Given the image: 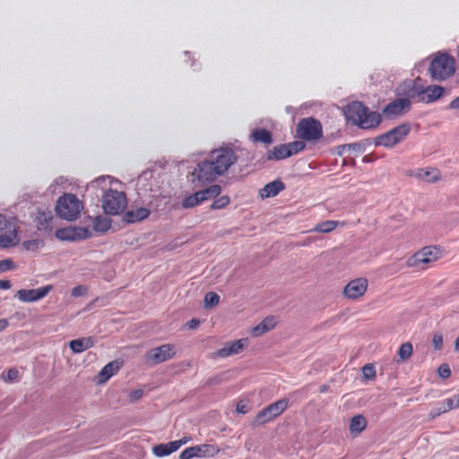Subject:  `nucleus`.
<instances>
[{"instance_id":"f257e3e1","label":"nucleus","mask_w":459,"mask_h":459,"mask_svg":"<svg viewBox=\"0 0 459 459\" xmlns=\"http://www.w3.org/2000/svg\"><path fill=\"white\" fill-rule=\"evenodd\" d=\"M238 161V157L230 148H220L211 152L210 160L197 164L191 173V182L195 186L214 181L228 172Z\"/></svg>"},{"instance_id":"f03ea898","label":"nucleus","mask_w":459,"mask_h":459,"mask_svg":"<svg viewBox=\"0 0 459 459\" xmlns=\"http://www.w3.org/2000/svg\"><path fill=\"white\" fill-rule=\"evenodd\" d=\"M344 116L348 121L362 129H370L377 126L382 121L381 115L369 111L361 102L354 101L344 108Z\"/></svg>"},{"instance_id":"7ed1b4c3","label":"nucleus","mask_w":459,"mask_h":459,"mask_svg":"<svg viewBox=\"0 0 459 459\" xmlns=\"http://www.w3.org/2000/svg\"><path fill=\"white\" fill-rule=\"evenodd\" d=\"M420 78L413 81L405 82L401 87L402 91L409 98H417L420 102L426 104L432 103L439 100L444 94L445 89L439 85H429L427 87L420 84Z\"/></svg>"},{"instance_id":"20e7f679","label":"nucleus","mask_w":459,"mask_h":459,"mask_svg":"<svg viewBox=\"0 0 459 459\" xmlns=\"http://www.w3.org/2000/svg\"><path fill=\"white\" fill-rule=\"evenodd\" d=\"M19 230L15 217L0 212V249L13 247L20 243Z\"/></svg>"},{"instance_id":"39448f33","label":"nucleus","mask_w":459,"mask_h":459,"mask_svg":"<svg viewBox=\"0 0 459 459\" xmlns=\"http://www.w3.org/2000/svg\"><path fill=\"white\" fill-rule=\"evenodd\" d=\"M83 209L82 203L74 194H65L57 199L56 212L68 221L77 220Z\"/></svg>"},{"instance_id":"423d86ee","label":"nucleus","mask_w":459,"mask_h":459,"mask_svg":"<svg viewBox=\"0 0 459 459\" xmlns=\"http://www.w3.org/2000/svg\"><path fill=\"white\" fill-rule=\"evenodd\" d=\"M455 71V61L446 54L437 56L429 65V74L433 80L444 81Z\"/></svg>"},{"instance_id":"0eeeda50","label":"nucleus","mask_w":459,"mask_h":459,"mask_svg":"<svg viewBox=\"0 0 459 459\" xmlns=\"http://www.w3.org/2000/svg\"><path fill=\"white\" fill-rule=\"evenodd\" d=\"M440 257L441 251L439 248L433 246L424 247L407 259L406 265L410 268L424 270Z\"/></svg>"},{"instance_id":"6e6552de","label":"nucleus","mask_w":459,"mask_h":459,"mask_svg":"<svg viewBox=\"0 0 459 459\" xmlns=\"http://www.w3.org/2000/svg\"><path fill=\"white\" fill-rule=\"evenodd\" d=\"M127 204L124 192L108 189L102 196V208L106 214L117 215L125 210Z\"/></svg>"},{"instance_id":"1a4fd4ad","label":"nucleus","mask_w":459,"mask_h":459,"mask_svg":"<svg viewBox=\"0 0 459 459\" xmlns=\"http://www.w3.org/2000/svg\"><path fill=\"white\" fill-rule=\"evenodd\" d=\"M296 134L303 141L312 142L323 136L320 122L313 117L302 118L297 125Z\"/></svg>"},{"instance_id":"9d476101","label":"nucleus","mask_w":459,"mask_h":459,"mask_svg":"<svg viewBox=\"0 0 459 459\" xmlns=\"http://www.w3.org/2000/svg\"><path fill=\"white\" fill-rule=\"evenodd\" d=\"M411 132V126L408 123L401 124L388 132L379 135L376 139V144L385 148H393L403 141Z\"/></svg>"},{"instance_id":"9b49d317","label":"nucleus","mask_w":459,"mask_h":459,"mask_svg":"<svg viewBox=\"0 0 459 459\" xmlns=\"http://www.w3.org/2000/svg\"><path fill=\"white\" fill-rule=\"evenodd\" d=\"M289 400L281 399L261 410L255 418V424H265L282 414L288 408Z\"/></svg>"},{"instance_id":"f8f14e48","label":"nucleus","mask_w":459,"mask_h":459,"mask_svg":"<svg viewBox=\"0 0 459 459\" xmlns=\"http://www.w3.org/2000/svg\"><path fill=\"white\" fill-rule=\"evenodd\" d=\"M177 354V350L173 344H162L159 347L151 349L144 356L145 360L152 365H157L173 359Z\"/></svg>"},{"instance_id":"ddd939ff","label":"nucleus","mask_w":459,"mask_h":459,"mask_svg":"<svg viewBox=\"0 0 459 459\" xmlns=\"http://www.w3.org/2000/svg\"><path fill=\"white\" fill-rule=\"evenodd\" d=\"M368 288V281L365 277H359L350 281L342 290V295L349 300H357L362 298Z\"/></svg>"},{"instance_id":"4468645a","label":"nucleus","mask_w":459,"mask_h":459,"mask_svg":"<svg viewBox=\"0 0 459 459\" xmlns=\"http://www.w3.org/2000/svg\"><path fill=\"white\" fill-rule=\"evenodd\" d=\"M220 448L212 444H203L184 449L179 455L180 459H192L194 457H212L219 454Z\"/></svg>"},{"instance_id":"2eb2a0df","label":"nucleus","mask_w":459,"mask_h":459,"mask_svg":"<svg viewBox=\"0 0 459 459\" xmlns=\"http://www.w3.org/2000/svg\"><path fill=\"white\" fill-rule=\"evenodd\" d=\"M55 235L62 241H78L91 238V233L87 228L69 226L56 230Z\"/></svg>"},{"instance_id":"dca6fc26","label":"nucleus","mask_w":459,"mask_h":459,"mask_svg":"<svg viewBox=\"0 0 459 459\" xmlns=\"http://www.w3.org/2000/svg\"><path fill=\"white\" fill-rule=\"evenodd\" d=\"M52 290L53 286L50 284L38 289H22L16 292L15 298L24 303L37 302L47 297Z\"/></svg>"},{"instance_id":"f3484780","label":"nucleus","mask_w":459,"mask_h":459,"mask_svg":"<svg viewBox=\"0 0 459 459\" xmlns=\"http://www.w3.org/2000/svg\"><path fill=\"white\" fill-rule=\"evenodd\" d=\"M249 344L248 338H242L233 342H227L223 347L214 352L218 358H227L232 355L239 354Z\"/></svg>"},{"instance_id":"a211bd4d","label":"nucleus","mask_w":459,"mask_h":459,"mask_svg":"<svg viewBox=\"0 0 459 459\" xmlns=\"http://www.w3.org/2000/svg\"><path fill=\"white\" fill-rule=\"evenodd\" d=\"M410 107L411 102L408 99H397L386 105V107L384 108V113L386 116L396 117L403 114L405 111H408Z\"/></svg>"},{"instance_id":"6ab92c4d","label":"nucleus","mask_w":459,"mask_h":459,"mask_svg":"<svg viewBox=\"0 0 459 459\" xmlns=\"http://www.w3.org/2000/svg\"><path fill=\"white\" fill-rule=\"evenodd\" d=\"M278 324V319L274 316H268L264 318L258 325L252 327L249 331L254 337H259L264 333L273 330Z\"/></svg>"},{"instance_id":"aec40b11","label":"nucleus","mask_w":459,"mask_h":459,"mask_svg":"<svg viewBox=\"0 0 459 459\" xmlns=\"http://www.w3.org/2000/svg\"><path fill=\"white\" fill-rule=\"evenodd\" d=\"M121 362L118 360H113L105 365L102 369L99 372L96 377V382L99 385L106 383L109 378L116 375L120 369Z\"/></svg>"},{"instance_id":"412c9836","label":"nucleus","mask_w":459,"mask_h":459,"mask_svg":"<svg viewBox=\"0 0 459 459\" xmlns=\"http://www.w3.org/2000/svg\"><path fill=\"white\" fill-rule=\"evenodd\" d=\"M284 189L285 184L281 179H275L259 190V196L261 199L274 197Z\"/></svg>"},{"instance_id":"4be33fe9","label":"nucleus","mask_w":459,"mask_h":459,"mask_svg":"<svg viewBox=\"0 0 459 459\" xmlns=\"http://www.w3.org/2000/svg\"><path fill=\"white\" fill-rule=\"evenodd\" d=\"M414 177L427 183H435L441 179V172L435 168L419 169Z\"/></svg>"},{"instance_id":"5701e85b","label":"nucleus","mask_w":459,"mask_h":459,"mask_svg":"<svg viewBox=\"0 0 459 459\" xmlns=\"http://www.w3.org/2000/svg\"><path fill=\"white\" fill-rule=\"evenodd\" d=\"M150 215V210L144 207H139L127 211L124 215V220L127 223H135L141 221Z\"/></svg>"},{"instance_id":"b1692460","label":"nucleus","mask_w":459,"mask_h":459,"mask_svg":"<svg viewBox=\"0 0 459 459\" xmlns=\"http://www.w3.org/2000/svg\"><path fill=\"white\" fill-rule=\"evenodd\" d=\"M95 340L93 337L80 338L72 340L69 342V347L74 353H81L84 351L93 347Z\"/></svg>"},{"instance_id":"393cba45","label":"nucleus","mask_w":459,"mask_h":459,"mask_svg":"<svg viewBox=\"0 0 459 459\" xmlns=\"http://www.w3.org/2000/svg\"><path fill=\"white\" fill-rule=\"evenodd\" d=\"M367 427L366 418L361 414H357L351 419L349 431L354 437H358Z\"/></svg>"},{"instance_id":"a878e982","label":"nucleus","mask_w":459,"mask_h":459,"mask_svg":"<svg viewBox=\"0 0 459 459\" xmlns=\"http://www.w3.org/2000/svg\"><path fill=\"white\" fill-rule=\"evenodd\" d=\"M289 157L290 152H288L286 143L276 145L266 152V159L268 160H281Z\"/></svg>"},{"instance_id":"bb28decb","label":"nucleus","mask_w":459,"mask_h":459,"mask_svg":"<svg viewBox=\"0 0 459 459\" xmlns=\"http://www.w3.org/2000/svg\"><path fill=\"white\" fill-rule=\"evenodd\" d=\"M250 139L254 143H263L267 145L273 143L272 134L263 128L253 130L250 134Z\"/></svg>"},{"instance_id":"cd10ccee","label":"nucleus","mask_w":459,"mask_h":459,"mask_svg":"<svg viewBox=\"0 0 459 459\" xmlns=\"http://www.w3.org/2000/svg\"><path fill=\"white\" fill-rule=\"evenodd\" d=\"M53 216L50 211L39 212L36 217L37 227L39 230H48L51 228Z\"/></svg>"},{"instance_id":"c85d7f7f","label":"nucleus","mask_w":459,"mask_h":459,"mask_svg":"<svg viewBox=\"0 0 459 459\" xmlns=\"http://www.w3.org/2000/svg\"><path fill=\"white\" fill-rule=\"evenodd\" d=\"M176 451V444L174 445L172 441L165 444H159L152 447L153 455L158 457L169 455Z\"/></svg>"},{"instance_id":"c756f323","label":"nucleus","mask_w":459,"mask_h":459,"mask_svg":"<svg viewBox=\"0 0 459 459\" xmlns=\"http://www.w3.org/2000/svg\"><path fill=\"white\" fill-rule=\"evenodd\" d=\"M221 192V187L219 185H212L205 189L197 191V195L200 197L201 201L204 203V201L212 199L217 197Z\"/></svg>"},{"instance_id":"7c9ffc66","label":"nucleus","mask_w":459,"mask_h":459,"mask_svg":"<svg viewBox=\"0 0 459 459\" xmlns=\"http://www.w3.org/2000/svg\"><path fill=\"white\" fill-rule=\"evenodd\" d=\"M339 223L340 222L337 221H325L320 223H317L312 230V231L329 233L335 230Z\"/></svg>"},{"instance_id":"2f4dec72","label":"nucleus","mask_w":459,"mask_h":459,"mask_svg":"<svg viewBox=\"0 0 459 459\" xmlns=\"http://www.w3.org/2000/svg\"><path fill=\"white\" fill-rule=\"evenodd\" d=\"M110 221L103 217H95L93 221V229L100 233L107 232L110 229Z\"/></svg>"},{"instance_id":"473e14b6","label":"nucleus","mask_w":459,"mask_h":459,"mask_svg":"<svg viewBox=\"0 0 459 459\" xmlns=\"http://www.w3.org/2000/svg\"><path fill=\"white\" fill-rule=\"evenodd\" d=\"M413 347L409 342H403L398 350V356L401 360H407L412 354Z\"/></svg>"},{"instance_id":"72a5a7b5","label":"nucleus","mask_w":459,"mask_h":459,"mask_svg":"<svg viewBox=\"0 0 459 459\" xmlns=\"http://www.w3.org/2000/svg\"><path fill=\"white\" fill-rule=\"evenodd\" d=\"M111 181L112 179L109 176H101L91 181L90 186L105 190L106 186H110Z\"/></svg>"},{"instance_id":"f704fd0d","label":"nucleus","mask_w":459,"mask_h":459,"mask_svg":"<svg viewBox=\"0 0 459 459\" xmlns=\"http://www.w3.org/2000/svg\"><path fill=\"white\" fill-rule=\"evenodd\" d=\"M200 197L198 196L197 193L195 192L193 195H190L183 199L182 201V207L188 209L197 206L198 204H202Z\"/></svg>"},{"instance_id":"c9c22d12","label":"nucleus","mask_w":459,"mask_h":459,"mask_svg":"<svg viewBox=\"0 0 459 459\" xmlns=\"http://www.w3.org/2000/svg\"><path fill=\"white\" fill-rule=\"evenodd\" d=\"M453 410L452 408H448V404L445 403V400L438 404L437 407L434 408L430 411L429 416L430 420H434L436 417Z\"/></svg>"},{"instance_id":"e433bc0d","label":"nucleus","mask_w":459,"mask_h":459,"mask_svg":"<svg viewBox=\"0 0 459 459\" xmlns=\"http://www.w3.org/2000/svg\"><path fill=\"white\" fill-rule=\"evenodd\" d=\"M286 146L288 148V152H290V157L299 152L300 151L304 150L306 147V144L303 141H294L289 143H286Z\"/></svg>"},{"instance_id":"4c0bfd02","label":"nucleus","mask_w":459,"mask_h":459,"mask_svg":"<svg viewBox=\"0 0 459 459\" xmlns=\"http://www.w3.org/2000/svg\"><path fill=\"white\" fill-rule=\"evenodd\" d=\"M220 301V296L215 292H208L204 296V307H212L216 306Z\"/></svg>"},{"instance_id":"58836bf2","label":"nucleus","mask_w":459,"mask_h":459,"mask_svg":"<svg viewBox=\"0 0 459 459\" xmlns=\"http://www.w3.org/2000/svg\"><path fill=\"white\" fill-rule=\"evenodd\" d=\"M230 199L228 195H222L219 198H217L212 204L211 209L212 210H218V209H223L230 204Z\"/></svg>"},{"instance_id":"ea45409f","label":"nucleus","mask_w":459,"mask_h":459,"mask_svg":"<svg viewBox=\"0 0 459 459\" xmlns=\"http://www.w3.org/2000/svg\"><path fill=\"white\" fill-rule=\"evenodd\" d=\"M18 376L19 372L16 368H10L1 375V379L6 383L13 382L18 378Z\"/></svg>"},{"instance_id":"a19ab883","label":"nucleus","mask_w":459,"mask_h":459,"mask_svg":"<svg viewBox=\"0 0 459 459\" xmlns=\"http://www.w3.org/2000/svg\"><path fill=\"white\" fill-rule=\"evenodd\" d=\"M43 245L39 239L27 240L22 243V247L27 251H36L39 247Z\"/></svg>"},{"instance_id":"79ce46f5","label":"nucleus","mask_w":459,"mask_h":459,"mask_svg":"<svg viewBox=\"0 0 459 459\" xmlns=\"http://www.w3.org/2000/svg\"><path fill=\"white\" fill-rule=\"evenodd\" d=\"M361 371L365 379H373L376 376V369L372 364H366L362 367Z\"/></svg>"},{"instance_id":"37998d69","label":"nucleus","mask_w":459,"mask_h":459,"mask_svg":"<svg viewBox=\"0 0 459 459\" xmlns=\"http://www.w3.org/2000/svg\"><path fill=\"white\" fill-rule=\"evenodd\" d=\"M15 268L16 264L12 259L7 258L0 260V273L10 270H13Z\"/></svg>"},{"instance_id":"c03bdc74","label":"nucleus","mask_w":459,"mask_h":459,"mask_svg":"<svg viewBox=\"0 0 459 459\" xmlns=\"http://www.w3.org/2000/svg\"><path fill=\"white\" fill-rule=\"evenodd\" d=\"M437 374L442 378L449 377L451 375V370H450L448 364H446V363L441 364L437 369Z\"/></svg>"},{"instance_id":"a18cd8bd","label":"nucleus","mask_w":459,"mask_h":459,"mask_svg":"<svg viewBox=\"0 0 459 459\" xmlns=\"http://www.w3.org/2000/svg\"><path fill=\"white\" fill-rule=\"evenodd\" d=\"M445 403L448 404V408H452L453 410L459 408V394L446 398Z\"/></svg>"},{"instance_id":"49530a36","label":"nucleus","mask_w":459,"mask_h":459,"mask_svg":"<svg viewBox=\"0 0 459 459\" xmlns=\"http://www.w3.org/2000/svg\"><path fill=\"white\" fill-rule=\"evenodd\" d=\"M432 345L435 350L439 351L443 346V336L440 333L434 334L432 338Z\"/></svg>"},{"instance_id":"de8ad7c7","label":"nucleus","mask_w":459,"mask_h":459,"mask_svg":"<svg viewBox=\"0 0 459 459\" xmlns=\"http://www.w3.org/2000/svg\"><path fill=\"white\" fill-rule=\"evenodd\" d=\"M143 395V391L142 389H135L130 392L129 394V401L130 403H135L139 399H141Z\"/></svg>"},{"instance_id":"09e8293b","label":"nucleus","mask_w":459,"mask_h":459,"mask_svg":"<svg viewBox=\"0 0 459 459\" xmlns=\"http://www.w3.org/2000/svg\"><path fill=\"white\" fill-rule=\"evenodd\" d=\"M87 288L83 285H78L72 290V295L74 297H81L86 294Z\"/></svg>"},{"instance_id":"8fccbe9b","label":"nucleus","mask_w":459,"mask_h":459,"mask_svg":"<svg viewBox=\"0 0 459 459\" xmlns=\"http://www.w3.org/2000/svg\"><path fill=\"white\" fill-rule=\"evenodd\" d=\"M191 440H192L191 437L184 436L179 440H175V441H172V442H173L174 445L176 444V449L178 450L181 446L188 443Z\"/></svg>"},{"instance_id":"3c124183","label":"nucleus","mask_w":459,"mask_h":459,"mask_svg":"<svg viewBox=\"0 0 459 459\" xmlns=\"http://www.w3.org/2000/svg\"><path fill=\"white\" fill-rule=\"evenodd\" d=\"M236 410H237L238 412L244 414V413L247 412L248 408H247V405L246 403H238L237 404Z\"/></svg>"},{"instance_id":"603ef678","label":"nucleus","mask_w":459,"mask_h":459,"mask_svg":"<svg viewBox=\"0 0 459 459\" xmlns=\"http://www.w3.org/2000/svg\"><path fill=\"white\" fill-rule=\"evenodd\" d=\"M12 287L11 281L8 280H0V290H9Z\"/></svg>"},{"instance_id":"864d4df0","label":"nucleus","mask_w":459,"mask_h":459,"mask_svg":"<svg viewBox=\"0 0 459 459\" xmlns=\"http://www.w3.org/2000/svg\"><path fill=\"white\" fill-rule=\"evenodd\" d=\"M449 108L459 109V96L449 103Z\"/></svg>"},{"instance_id":"5fc2aeb1","label":"nucleus","mask_w":459,"mask_h":459,"mask_svg":"<svg viewBox=\"0 0 459 459\" xmlns=\"http://www.w3.org/2000/svg\"><path fill=\"white\" fill-rule=\"evenodd\" d=\"M9 322L5 318H0V333L7 328Z\"/></svg>"},{"instance_id":"6e6d98bb","label":"nucleus","mask_w":459,"mask_h":459,"mask_svg":"<svg viewBox=\"0 0 459 459\" xmlns=\"http://www.w3.org/2000/svg\"><path fill=\"white\" fill-rule=\"evenodd\" d=\"M199 323H200L199 320L192 319L187 323V326L189 329H195L198 326Z\"/></svg>"},{"instance_id":"4d7b16f0","label":"nucleus","mask_w":459,"mask_h":459,"mask_svg":"<svg viewBox=\"0 0 459 459\" xmlns=\"http://www.w3.org/2000/svg\"><path fill=\"white\" fill-rule=\"evenodd\" d=\"M328 390H329V386H328V385H321V386H320V389H319V391H320L321 393H325V392H327Z\"/></svg>"},{"instance_id":"13d9d810","label":"nucleus","mask_w":459,"mask_h":459,"mask_svg":"<svg viewBox=\"0 0 459 459\" xmlns=\"http://www.w3.org/2000/svg\"><path fill=\"white\" fill-rule=\"evenodd\" d=\"M455 350L456 351H459V336L456 338L455 340Z\"/></svg>"},{"instance_id":"bf43d9fd","label":"nucleus","mask_w":459,"mask_h":459,"mask_svg":"<svg viewBox=\"0 0 459 459\" xmlns=\"http://www.w3.org/2000/svg\"><path fill=\"white\" fill-rule=\"evenodd\" d=\"M286 112L291 113V112H293V108L291 107L288 106V107H286Z\"/></svg>"}]
</instances>
